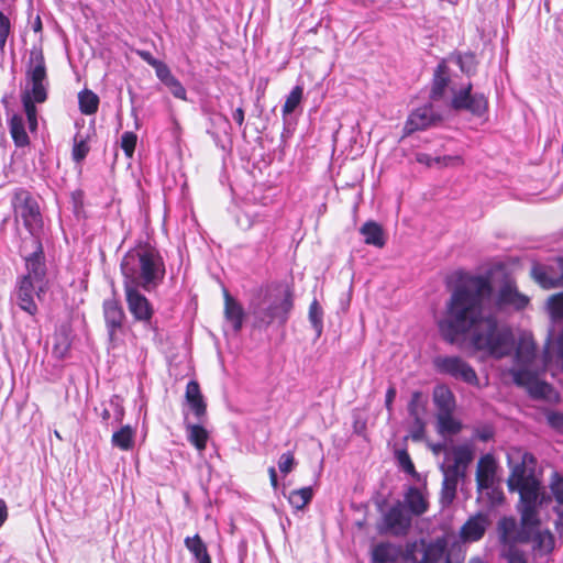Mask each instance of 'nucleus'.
Returning <instances> with one entry per match:
<instances>
[{
  "label": "nucleus",
  "mask_w": 563,
  "mask_h": 563,
  "mask_svg": "<svg viewBox=\"0 0 563 563\" xmlns=\"http://www.w3.org/2000/svg\"><path fill=\"white\" fill-rule=\"evenodd\" d=\"M485 530V520L483 517L478 516L471 518L462 527L461 534L467 541H477L484 536Z\"/></svg>",
  "instance_id": "nucleus-38"
},
{
  "label": "nucleus",
  "mask_w": 563,
  "mask_h": 563,
  "mask_svg": "<svg viewBox=\"0 0 563 563\" xmlns=\"http://www.w3.org/2000/svg\"><path fill=\"white\" fill-rule=\"evenodd\" d=\"M292 306V294L289 287L272 284L256 292L251 299L249 310L257 327H268L274 322L286 323Z\"/></svg>",
  "instance_id": "nucleus-3"
},
{
  "label": "nucleus",
  "mask_w": 563,
  "mask_h": 563,
  "mask_svg": "<svg viewBox=\"0 0 563 563\" xmlns=\"http://www.w3.org/2000/svg\"><path fill=\"white\" fill-rule=\"evenodd\" d=\"M303 89L300 86H296L292 88L290 93L287 96L286 101L283 106V118L285 119L291 112L296 110V108L300 104L302 99Z\"/></svg>",
  "instance_id": "nucleus-42"
},
{
  "label": "nucleus",
  "mask_w": 563,
  "mask_h": 563,
  "mask_svg": "<svg viewBox=\"0 0 563 563\" xmlns=\"http://www.w3.org/2000/svg\"><path fill=\"white\" fill-rule=\"evenodd\" d=\"M437 430L443 437L454 435L462 430V423L453 417V412L437 413Z\"/></svg>",
  "instance_id": "nucleus-37"
},
{
  "label": "nucleus",
  "mask_w": 563,
  "mask_h": 563,
  "mask_svg": "<svg viewBox=\"0 0 563 563\" xmlns=\"http://www.w3.org/2000/svg\"><path fill=\"white\" fill-rule=\"evenodd\" d=\"M153 68L155 69L157 78L165 86H167L175 78V76H173L169 67L165 63H163L162 60H159L156 64V66H154Z\"/></svg>",
  "instance_id": "nucleus-52"
},
{
  "label": "nucleus",
  "mask_w": 563,
  "mask_h": 563,
  "mask_svg": "<svg viewBox=\"0 0 563 563\" xmlns=\"http://www.w3.org/2000/svg\"><path fill=\"white\" fill-rule=\"evenodd\" d=\"M166 87L175 98L186 100V89L176 77Z\"/></svg>",
  "instance_id": "nucleus-55"
},
{
  "label": "nucleus",
  "mask_w": 563,
  "mask_h": 563,
  "mask_svg": "<svg viewBox=\"0 0 563 563\" xmlns=\"http://www.w3.org/2000/svg\"><path fill=\"white\" fill-rule=\"evenodd\" d=\"M47 287L38 285L27 277H19L15 284L12 299L19 308L30 316H35L38 311L35 299H41Z\"/></svg>",
  "instance_id": "nucleus-13"
},
{
  "label": "nucleus",
  "mask_w": 563,
  "mask_h": 563,
  "mask_svg": "<svg viewBox=\"0 0 563 563\" xmlns=\"http://www.w3.org/2000/svg\"><path fill=\"white\" fill-rule=\"evenodd\" d=\"M135 429L131 426H123L111 437V444L122 451H130L134 446Z\"/></svg>",
  "instance_id": "nucleus-36"
},
{
  "label": "nucleus",
  "mask_w": 563,
  "mask_h": 563,
  "mask_svg": "<svg viewBox=\"0 0 563 563\" xmlns=\"http://www.w3.org/2000/svg\"><path fill=\"white\" fill-rule=\"evenodd\" d=\"M185 547L194 555L198 563H212L208 553L207 545L201 540L199 534L185 538Z\"/></svg>",
  "instance_id": "nucleus-35"
},
{
  "label": "nucleus",
  "mask_w": 563,
  "mask_h": 563,
  "mask_svg": "<svg viewBox=\"0 0 563 563\" xmlns=\"http://www.w3.org/2000/svg\"><path fill=\"white\" fill-rule=\"evenodd\" d=\"M185 398L197 421L203 422L207 415V404L196 380L188 382Z\"/></svg>",
  "instance_id": "nucleus-24"
},
{
  "label": "nucleus",
  "mask_w": 563,
  "mask_h": 563,
  "mask_svg": "<svg viewBox=\"0 0 563 563\" xmlns=\"http://www.w3.org/2000/svg\"><path fill=\"white\" fill-rule=\"evenodd\" d=\"M442 115L430 103L419 107L410 112L405 124L406 134L426 130L439 124Z\"/></svg>",
  "instance_id": "nucleus-18"
},
{
  "label": "nucleus",
  "mask_w": 563,
  "mask_h": 563,
  "mask_svg": "<svg viewBox=\"0 0 563 563\" xmlns=\"http://www.w3.org/2000/svg\"><path fill=\"white\" fill-rule=\"evenodd\" d=\"M431 450L434 454H444V461L443 462H451L453 460V451L454 446L448 448L445 443H435L431 445Z\"/></svg>",
  "instance_id": "nucleus-56"
},
{
  "label": "nucleus",
  "mask_w": 563,
  "mask_h": 563,
  "mask_svg": "<svg viewBox=\"0 0 563 563\" xmlns=\"http://www.w3.org/2000/svg\"><path fill=\"white\" fill-rule=\"evenodd\" d=\"M527 463H534V457L532 454L526 452L522 454L521 462L517 463L511 470V474L508 478V487L510 490H515V486L534 477V475L528 471Z\"/></svg>",
  "instance_id": "nucleus-28"
},
{
  "label": "nucleus",
  "mask_w": 563,
  "mask_h": 563,
  "mask_svg": "<svg viewBox=\"0 0 563 563\" xmlns=\"http://www.w3.org/2000/svg\"><path fill=\"white\" fill-rule=\"evenodd\" d=\"M496 464L490 454L482 456L477 464L476 483L478 489H488L495 482Z\"/></svg>",
  "instance_id": "nucleus-26"
},
{
  "label": "nucleus",
  "mask_w": 563,
  "mask_h": 563,
  "mask_svg": "<svg viewBox=\"0 0 563 563\" xmlns=\"http://www.w3.org/2000/svg\"><path fill=\"white\" fill-rule=\"evenodd\" d=\"M137 136L133 132H124L121 136V147L128 157H132Z\"/></svg>",
  "instance_id": "nucleus-48"
},
{
  "label": "nucleus",
  "mask_w": 563,
  "mask_h": 563,
  "mask_svg": "<svg viewBox=\"0 0 563 563\" xmlns=\"http://www.w3.org/2000/svg\"><path fill=\"white\" fill-rule=\"evenodd\" d=\"M9 131L16 147H25L30 144V137L25 131L22 114L14 113L9 120Z\"/></svg>",
  "instance_id": "nucleus-31"
},
{
  "label": "nucleus",
  "mask_w": 563,
  "mask_h": 563,
  "mask_svg": "<svg viewBox=\"0 0 563 563\" xmlns=\"http://www.w3.org/2000/svg\"><path fill=\"white\" fill-rule=\"evenodd\" d=\"M434 161L437 162V165L441 166H460L463 164V159L461 156H442V157H434Z\"/></svg>",
  "instance_id": "nucleus-58"
},
{
  "label": "nucleus",
  "mask_w": 563,
  "mask_h": 563,
  "mask_svg": "<svg viewBox=\"0 0 563 563\" xmlns=\"http://www.w3.org/2000/svg\"><path fill=\"white\" fill-rule=\"evenodd\" d=\"M78 103L80 112L90 115L98 110L99 97L93 91L85 89L78 95Z\"/></svg>",
  "instance_id": "nucleus-39"
},
{
  "label": "nucleus",
  "mask_w": 563,
  "mask_h": 563,
  "mask_svg": "<svg viewBox=\"0 0 563 563\" xmlns=\"http://www.w3.org/2000/svg\"><path fill=\"white\" fill-rule=\"evenodd\" d=\"M498 542L499 555L506 563H530L527 553L519 548V544H525L526 542L509 539L507 536L498 537Z\"/></svg>",
  "instance_id": "nucleus-25"
},
{
  "label": "nucleus",
  "mask_w": 563,
  "mask_h": 563,
  "mask_svg": "<svg viewBox=\"0 0 563 563\" xmlns=\"http://www.w3.org/2000/svg\"><path fill=\"white\" fill-rule=\"evenodd\" d=\"M520 522L514 517H503L497 523L498 537L507 536L519 542H528L531 532L540 529L538 506L520 505Z\"/></svg>",
  "instance_id": "nucleus-6"
},
{
  "label": "nucleus",
  "mask_w": 563,
  "mask_h": 563,
  "mask_svg": "<svg viewBox=\"0 0 563 563\" xmlns=\"http://www.w3.org/2000/svg\"><path fill=\"white\" fill-rule=\"evenodd\" d=\"M236 222L243 230H247L253 225L252 219L246 213L239 216Z\"/></svg>",
  "instance_id": "nucleus-60"
},
{
  "label": "nucleus",
  "mask_w": 563,
  "mask_h": 563,
  "mask_svg": "<svg viewBox=\"0 0 563 563\" xmlns=\"http://www.w3.org/2000/svg\"><path fill=\"white\" fill-rule=\"evenodd\" d=\"M515 490L520 495V505L538 506L540 482L536 477L515 486Z\"/></svg>",
  "instance_id": "nucleus-30"
},
{
  "label": "nucleus",
  "mask_w": 563,
  "mask_h": 563,
  "mask_svg": "<svg viewBox=\"0 0 563 563\" xmlns=\"http://www.w3.org/2000/svg\"><path fill=\"white\" fill-rule=\"evenodd\" d=\"M165 263L159 252L148 244L137 245L126 252L121 261L123 287L155 290L165 277Z\"/></svg>",
  "instance_id": "nucleus-2"
},
{
  "label": "nucleus",
  "mask_w": 563,
  "mask_h": 563,
  "mask_svg": "<svg viewBox=\"0 0 563 563\" xmlns=\"http://www.w3.org/2000/svg\"><path fill=\"white\" fill-rule=\"evenodd\" d=\"M396 457H397L399 466L402 468L404 472H406L407 474H410L412 476L417 475L415 465L410 459V455L408 454V452L406 450L397 451Z\"/></svg>",
  "instance_id": "nucleus-47"
},
{
  "label": "nucleus",
  "mask_w": 563,
  "mask_h": 563,
  "mask_svg": "<svg viewBox=\"0 0 563 563\" xmlns=\"http://www.w3.org/2000/svg\"><path fill=\"white\" fill-rule=\"evenodd\" d=\"M433 402L438 409L437 413L454 412L456 407L454 394L444 385L437 386L433 389Z\"/></svg>",
  "instance_id": "nucleus-29"
},
{
  "label": "nucleus",
  "mask_w": 563,
  "mask_h": 563,
  "mask_svg": "<svg viewBox=\"0 0 563 563\" xmlns=\"http://www.w3.org/2000/svg\"><path fill=\"white\" fill-rule=\"evenodd\" d=\"M448 84L449 78L448 76H445V74L443 73V67L440 65L434 73L432 89L430 93L431 99H440L443 96L448 87Z\"/></svg>",
  "instance_id": "nucleus-41"
},
{
  "label": "nucleus",
  "mask_w": 563,
  "mask_h": 563,
  "mask_svg": "<svg viewBox=\"0 0 563 563\" xmlns=\"http://www.w3.org/2000/svg\"><path fill=\"white\" fill-rule=\"evenodd\" d=\"M472 84L452 91L451 108L455 111H467L475 117H483L488 110L487 97L482 92H472Z\"/></svg>",
  "instance_id": "nucleus-12"
},
{
  "label": "nucleus",
  "mask_w": 563,
  "mask_h": 563,
  "mask_svg": "<svg viewBox=\"0 0 563 563\" xmlns=\"http://www.w3.org/2000/svg\"><path fill=\"white\" fill-rule=\"evenodd\" d=\"M202 422L191 423L185 420L187 440L199 451L206 450L209 432L201 426Z\"/></svg>",
  "instance_id": "nucleus-32"
},
{
  "label": "nucleus",
  "mask_w": 563,
  "mask_h": 563,
  "mask_svg": "<svg viewBox=\"0 0 563 563\" xmlns=\"http://www.w3.org/2000/svg\"><path fill=\"white\" fill-rule=\"evenodd\" d=\"M8 519V507L3 499L0 498V528Z\"/></svg>",
  "instance_id": "nucleus-62"
},
{
  "label": "nucleus",
  "mask_w": 563,
  "mask_h": 563,
  "mask_svg": "<svg viewBox=\"0 0 563 563\" xmlns=\"http://www.w3.org/2000/svg\"><path fill=\"white\" fill-rule=\"evenodd\" d=\"M552 319H563V292L553 295L548 301ZM544 366L555 363L563 367V330L555 342H549L543 353Z\"/></svg>",
  "instance_id": "nucleus-15"
},
{
  "label": "nucleus",
  "mask_w": 563,
  "mask_h": 563,
  "mask_svg": "<svg viewBox=\"0 0 563 563\" xmlns=\"http://www.w3.org/2000/svg\"><path fill=\"white\" fill-rule=\"evenodd\" d=\"M233 119L241 126L244 122V110L242 108H238L233 112Z\"/></svg>",
  "instance_id": "nucleus-64"
},
{
  "label": "nucleus",
  "mask_w": 563,
  "mask_h": 563,
  "mask_svg": "<svg viewBox=\"0 0 563 563\" xmlns=\"http://www.w3.org/2000/svg\"><path fill=\"white\" fill-rule=\"evenodd\" d=\"M433 363L435 369L441 374L472 386L478 385L475 369L460 356H438Z\"/></svg>",
  "instance_id": "nucleus-11"
},
{
  "label": "nucleus",
  "mask_w": 563,
  "mask_h": 563,
  "mask_svg": "<svg viewBox=\"0 0 563 563\" xmlns=\"http://www.w3.org/2000/svg\"><path fill=\"white\" fill-rule=\"evenodd\" d=\"M10 20L0 11V51L4 49L8 36L10 34Z\"/></svg>",
  "instance_id": "nucleus-54"
},
{
  "label": "nucleus",
  "mask_w": 563,
  "mask_h": 563,
  "mask_svg": "<svg viewBox=\"0 0 563 563\" xmlns=\"http://www.w3.org/2000/svg\"><path fill=\"white\" fill-rule=\"evenodd\" d=\"M48 78L46 63L41 47H32L25 69V82L21 98H29L43 103L47 99Z\"/></svg>",
  "instance_id": "nucleus-5"
},
{
  "label": "nucleus",
  "mask_w": 563,
  "mask_h": 563,
  "mask_svg": "<svg viewBox=\"0 0 563 563\" xmlns=\"http://www.w3.org/2000/svg\"><path fill=\"white\" fill-rule=\"evenodd\" d=\"M550 489L556 505H563V477L556 472L551 476Z\"/></svg>",
  "instance_id": "nucleus-46"
},
{
  "label": "nucleus",
  "mask_w": 563,
  "mask_h": 563,
  "mask_svg": "<svg viewBox=\"0 0 563 563\" xmlns=\"http://www.w3.org/2000/svg\"><path fill=\"white\" fill-rule=\"evenodd\" d=\"M548 424L558 432L563 433V412L556 410H548L545 412Z\"/></svg>",
  "instance_id": "nucleus-51"
},
{
  "label": "nucleus",
  "mask_w": 563,
  "mask_h": 563,
  "mask_svg": "<svg viewBox=\"0 0 563 563\" xmlns=\"http://www.w3.org/2000/svg\"><path fill=\"white\" fill-rule=\"evenodd\" d=\"M474 459V446L471 443L454 445L453 460L442 462L440 471L443 475L441 504L449 506L456 497L459 483L465 478L466 471Z\"/></svg>",
  "instance_id": "nucleus-4"
},
{
  "label": "nucleus",
  "mask_w": 563,
  "mask_h": 563,
  "mask_svg": "<svg viewBox=\"0 0 563 563\" xmlns=\"http://www.w3.org/2000/svg\"><path fill=\"white\" fill-rule=\"evenodd\" d=\"M224 314L228 321L232 323L234 331H239L242 328L244 311L241 305L234 300L230 294L224 290Z\"/></svg>",
  "instance_id": "nucleus-33"
},
{
  "label": "nucleus",
  "mask_w": 563,
  "mask_h": 563,
  "mask_svg": "<svg viewBox=\"0 0 563 563\" xmlns=\"http://www.w3.org/2000/svg\"><path fill=\"white\" fill-rule=\"evenodd\" d=\"M135 53L137 56H140L144 62H146L152 67L156 66V64L159 62L158 59L153 57V55L148 51L136 49Z\"/></svg>",
  "instance_id": "nucleus-59"
},
{
  "label": "nucleus",
  "mask_w": 563,
  "mask_h": 563,
  "mask_svg": "<svg viewBox=\"0 0 563 563\" xmlns=\"http://www.w3.org/2000/svg\"><path fill=\"white\" fill-rule=\"evenodd\" d=\"M528 543L531 544V550L536 559L549 556L555 549V537L548 529H538L531 532Z\"/></svg>",
  "instance_id": "nucleus-22"
},
{
  "label": "nucleus",
  "mask_w": 563,
  "mask_h": 563,
  "mask_svg": "<svg viewBox=\"0 0 563 563\" xmlns=\"http://www.w3.org/2000/svg\"><path fill=\"white\" fill-rule=\"evenodd\" d=\"M446 551L442 538L428 541L423 538L408 541L404 548V561L407 563H439Z\"/></svg>",
  "instance_id": "nucleus-9"
},
{
  "label": "nucleus",
  "mask_w": 563,
  "mask_h": 563,
  "mask_svg": "<svg viewBox=\"0 0 563 563\" xmlns=\"http://www.w3.org/2000/svg\"><path fill=\"white\" fill-rule=\"evenodd\" d=\"M536 343L530 334L523 333L516 345L515 365L511 373L517 368L537 369L536 366Z\"/></svg>",
  "instance_id": "nucleus-20"
},
{
  "label": "nucleus",
  "mask_w": 563,
  "mask_h": 563,
  "mask_svg": "<svg viewBox=\"0 0 563 563\" xmlns=\"http://www.w3.org/2000/svg\"><path fill=\"white\" fill-rule=\"evenodd\" d=\"M361 234L364 236V242L368 245L383 247L385 245L384 231L382 225L375 221L365 222L361 229Z\"/></svg>",
  "instance_id": "nucleus-34"
},
{
  "label": "nucleus",
  "mask_w": 563,
  "mask_h": 563,
  "mask_svg": "<svg viewBox=\"0 0 563 563\" xmlns=\"http://www.w3.org/2000/svg\"><path fill=\"white\" fill-rule=\"evenodd\" d=\"M312 497V488L302 487L290 492L288 495V501L296 510H301L311 501Z\"/></svg>",
  "instance_id": "nucleus-40"
},
{
  "label": "nucleus",
  "mask_w": 563,
  "mask_h": 563,
  "mask_svg": "<svg viewBox=\"0 0 563 563\" xmlns=\"http://www.w3.org/2000/svg\"><path fill=\"white\" fill-rule=\"evenodd\" d=\"M103 317L111 342L117 339L118 332L123 328L125 313L121 302L115 298H109L103 301Z\"/></svg>",
  "instance_id": "nucleus-19"
},
{
  "label": "nucleus",
  "mask_w": 563,
  "mask_h": 563,
  "mask_svg": "<svg viewBox=\"0 0 563 563\" xmlns=\"http://www.w3.org/2000/svg\"><path fill=\"white\" fill-rule=\"evenodd\" d=\"M309 321L316 330L317 336H320L323 329V311L316 299L310 303L309 307Z\"/></svg>",
  "instance_id": "nucleus-43"
},
{
  "label": "nucleus",
  "mask_w": 563,
  "mask_h": 563,
  "mask_svg": "<svg viewBox=\"0 0 563 563\" xmlns=\"http://www.w3.org/2000/svg\"><path fill=\"white\" fill-rule=\"evenodd\" d=\"M553 512L556 518L554 520V528L558 532L559 537L563 539V505H555L553 507Z\"/></svg>",
  "instance_id": "nucleus-57"
},
{
  "label": "nucleus",
  "mask_w": 563,
  "mask_h": 563,
  "mask_svg": "<svg viewBox=\"0 0 563 563\" xmlns=\"http://www.w3.org/2000/svg\"><path fill=\"white\" fill-rule=\"evenodd\" d=\"M295 464L296 461L291 452L283 453L278 460V468L285 475L292 471Z\"/></svg>",
  "instance_id": "nucleus-53"
},
{
  "label": "nucleus",
  "mask_w": 563,
  "mask_h": 563,
  "mask_svg": "<svg viewBox=\"0 0 563 563\" xmlns=\"http://www.w3.org/2000/svg\"><path fill=\"white\" fill-rule=\"evenodd\" d=\"M395 397H396L395 387H389L386 391V399H385V406L389 411L391 410V405H393V401L395 400Z\"/></svg>",
  "instance_id": "nucleus-61"
},
{
  "label": "nucleus",
  "mask_w": 563,
  "mask_h": 563,
  "mask_svg": "<svg viewBox=\"0 0 563 563\" xmlns=\"http://www.w3.org/2000/svg\"><path fill=\"white\" fill-rule=\"evenodd\" d=\"M401 503L405 504V507L407 508L411 517H419L427 512L429 508V503L426 496L419 488L415 486H410L408 488V490L405 494L404 501Z\"/></svg>",
  "instance_id": "nucleus-27"
},
{
  "label": "nucleus",
  "mask_w": 563,
  "mask_h": 563,
  "mask_svg": "<svg viewBox=\"0 0 563 563\" xmlns=\"http://www.w3.org/2000/svg\"><path fill=\"white\" fill-rule=\"evenodd\" d=\"M531 276L544 289L563 286V257H555L547 264H536Z\"/></svg>",
  "instance_id": "nucleus-17"
},
{
  "label": "nucleus",
  "mask_w": 563,
  "mask_h": 563,
  "mask_svg": "<svg viewBox=\"0 0 563 563\" xmlns=\"http://www.w3.org/2000/svg\"><path fill=\"white\" fill-rule=\"evenodd\" d=\"M16 219H21L30 238H40L43 230V217L37 200L24 188H16L11 199Z\"/></svg>",
  "instance_id": "nucleus-7"
},
{
  "label": "nucleus",
  "mask_w": 563,
  "mask_h": 563,
  "mask_svg": "<svg viewBox=\"0 0 563 563\" xmlns=\"http://www.w3.org/2000/svg\"><path fill=\"white\" fill-rule=\"evenodd\" d=\"M123 289L128 310L134 321L143 323L145 327H151L155 309L146 296L141 292L142 288L126 286Z\"/></svg>",
  "instance_id": "nucleus-14"
},
{
  "label": "nucleus",
  "mask_w": 563,
  "mask_h": 563,
  "mask_svg": "<svg viewBox=\"0 0 563 563\" xmlns=\"http://www.w3.org/2000/svg\"><path fill=\"white\" fill-rule=\"evenodd\" d=\"M109 407L112 410V417L114 419V422H122L124 417L122 399L118 395H113L109 400Z\"/></svg>",
  "instance_id": "nucleus-49"
},
{
  "label": "nucleus",
  "mask_w": 563,
  "mask_h": 563,
  "mask_svg": "<svg viewBox=\"0 0 563 563\" xmlns=\"http://www.w3.org/2000/svg\"><path fill=\"white\" fill-rule=\"evenodd\" d=\"M528 303L529 298L526 295L519 292L516 285L511 282H507L500 287L497 296V305L500 308L512 307L517 310H520L526 308Z\"/></svg>",
  "instance_id": "nucleus-23"
},
{
  "label": "nucleus",
  "mask_w": 563,
  "mask_h": 563,
  "mask_svg": "<svg viewBox=\"0 0 563 563\" xmlns=\"http://www.w3.org/2000/svg\"><path fill=\"white\" fill-rule=\"evenodd\" d=\"M21 102L26 115L29 129L31 132H34L37 130V109L35 103L38 102L29 98H21Z\"/></svg>",
  "instance_id": "nucleus-44"
},
{
  "label": "nucleus",
  "mask_w": 563,
  "mask_h": 563,
  "mask_svg": "<svg viewBox=\"0 0 563 563\" xmlns=\"http://www.w3.org/2000/svg\"><path fill=\"white\" fill-rule=\"evenodd\" d=\"M490 292V284L483 277H473L457 286L439 328L450 343H454L459 335L471 332V343L475 350L501 358L511 353L515 340L509 329L498 327L496 317L484 316L483 302Z\"/></svg>",
  "instance_id": "nucleus-1"
},
{
  "label": "nucleus",
  "mask_w": 563,
  "mask_h": 563,
  "mask_svg": "<svg viewBox=\"0 0 563 563\" xmlns=\"http://www.w3.org/2000/svg\"><path fill=\"white\" fill-rule=\"evenodd\" d=\"M89 146L86 137L81 136L79 133L74 137V147H73V158L75 162H81L88 154Z\"/></svg>",
  "instance_id": "nucleus-45"
},
{
  "label": "nucleus",
  "mask_w": 563,
  "mask_h": 563,
  "mask_svg": "<svg viewBox=\"0 0 563 563\" xmlns=\"http://www.w3.org/2000/svg\"><path fill=\"white\" fill-rule=\"evenodd\" d=\"M420 400H421V393L415 391L411 396V399H410V402L408 406V411H409V415L415 419V422L419 423L420 428L422 429V420H421L420 413H419Z\"/></svg>",
  "instance_id": "nucleus-50"
},
{
  "label": "nucleus",
  "mask_w": 563,
  "mask_h": 563,
  "mask_svg": "<svg viewBox=\"0 0 563 563\" xmlns=\"http://www.w3.org/2000/svg\"><path fill=\"white\" fill-rule=\"evenodd\" d=\"M21 254L25 262L26 273L21 277L47 287V268L40 238L25 239L21 245Z\"/></svg>",
  "instance_id": "nucleus-8"
},
{
  "label": "nucleus",
  "mask_w": 563,
  "mask_h": 563,
  "mask_svg": "<svg viewBox=\"0 0 563 563\" xmlns=\"http://www.w3.org/2000/svg\"><path fill=\"white\" fill-rule=\"evenodd\" d=\"M514 382L527 389L536 399H550L553 389L550 384L539 379L538 369L517 368L512 372Z\"/></svg>",
  "instance_id": "nucleus-16"
},
{
  "label": "nucleus",
  "mask_w": 563,
  "mask_h": 563,
  "mask_svg": "<svg viewBox=\"0 0 563 563\" xmlns=\"http://www.w3.org/2000/svg\"><path fill=\"white\" fill-rule=\"evenodd\" d=\"M417 161L419 163H422V164H426L428 166H433V165H437V162L434 161V157H430L429 155L427 154H419L417 156Z\"/></svg>",
  "instance_id": "nucleus-63"
},
{
  "label": "nucleus",
  "mask_w": 563,
  "mask_h": 563,
  "mask_svg": "<svg viewBox=\"0 0 563 563\" xmlns=\"http://www.w3.org/2000/svg\"><path fill=\"white\" fill-rule=\"evenodd\" d=\"M404 560V548L389 541L378 542L372 547V563H397Z\"/></svg>",
  "instance_id": "nucleus-21"
},
{
  "label": "nucleus",
  "mask_w": 563,
  "mask_h": 563,
  "mask_svg": "<svg viewBox=\"0 0 563 563\" xmlns=\"http://www.w3.org/2000/svg\"><path fill=\"white\" fill-rule=\"evenodd\" d=\"M412 526V517L401 501L390 506L382 517L377 529L380 534H391L394 537H405Z\"/></svg>",
  "instance_id": "nucleus-10"
}]
</instances>
